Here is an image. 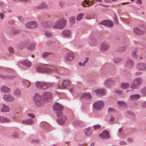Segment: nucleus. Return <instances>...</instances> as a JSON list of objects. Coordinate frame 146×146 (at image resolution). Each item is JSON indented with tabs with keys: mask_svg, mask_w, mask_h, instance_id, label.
<instances>
[{
	"mask_svg": "<svg viewBox=\"0 0 146 146\" xmlns=\"http://www.w3.org/2000/svg\"><path fill=\"white\" fill-rule=\"evenodd\" d=\"M54 85V83L44 81L37 82L36 83V87L43 90H47L49 88L53 87Z\"/></svg>",
	"mask_w": 146,
	"mask_h": 146,
	"instance_id": "nucleus-1",
	"label": "nucleus"
},
{
	"mask_svg": "<svg viewBox=\"0 0 146 146\" xmlns=\"http://www.w3.org/2000/svg\"><path fill=\"white\" fill-rule=\"evenodd\" d=\"M143 82V79L141 77H137L135 78L130 86L131 88L133 89L139 88Z\"/></svg>",
	"mask_w": 146,
	"mask_h": 146,
	"instance_id": "nucleus-2",
	"label": "nucleus"
},
{
	"mask_svg": "<svg viewBox=\"0 0 146 146\" xmlns=\"http://www.w3.org/2000/svg\"><path fill=\"white\" fill-rule=\"evenodd\" d=\"M33 100L35 105L37 107H41L44 104L41 95H40L38 94H35L33 97Z\"/></svg>",
	"mask_w": 146,
	"mask_h": 146,
	"instance_id": "nucleus-3",
	"label": "nucleus"
},
{
	"mask_svg": "<svg viewBox=\"0 0 146 146\" xmlns=\"http://www.w3.org/2000/svg\"><path fill=\"white\" fill-rule=\"evenodd\" d=\"M66 20L62 19L56 21L54 23L52 24V27L54 28L62 29L66 25Z\"/></svg>",
	"mask_w": 146,
	"mask_h": 146,
	"instance_id": "nucleus-4",
	"label": "nucleus"
},
{
	"mask_svg": "<svg viewBox=\"0 0 146 146\" xmlns=\"http://www.w3.org/2000/svg\"><path fill=\"white\" fill-rule=\"evenodd\" d=\"M53 109L56 112L57 116H59L63 114V106L59 103L57 102L55 103L53 106Z\"/></svg>",
	"mask_w": 146,
	"mask_h": 146,
	"instance_id": "nucleus-5",
	"label": "nucleus"
},
{
	"mask_svg": "<svg viewBox=\"0 0 146 146\" xmlns=\"http://www.w3.org/2000/svg\"><path fill=\"white\" fill-rule=\"evenodd\" d=\"M104 103L102 100L97 101L94 102L93 104V110L94 109L97 111L101 110L104 108Z\"/></svg>",
	"mask_w": 146,
	"mask_h": 146,
	"instance_id": "nucleus-6",
	"label": "nucleus"
},
{
	"mask_svg": "<svg viewBox=\"0 0 146 146\" xmlns=\"http://www.w3.org/2000/svg\"><path fill=\"white\" fill-rule=\"evenodd\" d=\"M52 94L50 92L45 91L41 95L43 102H48L50 101L52 98Z\"/></svg>",
	"mask_w": 146,
	"mask_h": 146,
	"instance_id": "nucleus-7",
	"label": "nucleus"
},
{
	"mask_svg": "<svg viewBox=\"0 0 146 146\" xmlns=\"http://www.w3.org/2000/svg\"><path fill=\"white\" fill-rule=\"evenodd\" d=\"M115 80L111 78H108L104 81V85L108 88H110L115 84Z\"/></svg>",
	"mask_w": 146,
	"mask_h": 146,
	"instance_id": "nucleus-8",
	"label": "nucleus"
},
{
	"mask_svg": "<svg viewBox=\"0 0 146 146\" xmlns=\"http://www.w3.org/2000/svg\"><path fill=\"white\" fill-rule=\"evenodd\" d=\"M57 116L59 117L57 119V121L59 124L63 125L65 123L67 119V118L65 116L63 115L62 114L61 115Z\"/></svg>",
	"mask_w": 146,
	"mask_h": 146,
	"instance_id": "nucleus-9",
	"label": "nucleus"
},
{
	"mask_svg": "<svg viewBox=\"0 0 146 146\" xmlns=\"http://www.w3.org/2000/svg\"><path fill=\"white\" fill-rule=\"evenodd\" d=\"M67 69L63 67L58 66L55 67V70L54 71V73H56L59 74H62L64 73L65 71L67 70Z\"/></svg>",
	"mask_w": 146,
	"mask_h": 146,
	"instance_id": "nucleus-10",
	"label": "nucleus"
},
{
	"mask_svg": "<svg viewBox=\"0 0 146 146\" xmlns=\"http://www.w3.org/2000/svg\"><path fill=\"white\" fill-rule=\"evenodd\" d=\"M99 136L102 139H108L110 138L109 132L106 130L103 131L101 134H100Z\"/></svg>",
	"mask_w": 146,
	"mask_h": 146,
	"instance_id": "nucleus-11",
	"label": "nucleus"
},
{
	"mask_svg": "<svg viewBox=\"0 0 146 146\" xmlns=\"http://www.w3.org/2000/svg\"><path fill=\"white\" fill-rule=\"evenodd\" d=\"M137 68L139 70L145 71L146 69V64L142 62L139 63L137 65Z\"/></svg>",
	"mask_w": 146,
	"mask_h": 146,
	"instance_id": "nucleus-12",
	"label": "nucleus"
},
{
	"mask_svg": "<svg viewBox=\"0 0 146 146\" xmlns=\"http://www.w3.org/2000/svg\"><path fill=\"white\" fill-rule=\"evenodd\" d=\"M4 100L6 102H11L14 100V97L10 94H5L3 96Z\"/></svg>",
	"mask_w": 146,
	"mask_h": 146,
	"instance_id": "nucleus-13",
	"label": "nucleus"
},
{
	"mask_svg": "<svg viewBox=\"0 0 146 146\" xmlns=\"http://www.w3.org/2000/svg\"><path fill=\"white\" fill-rule=\"evenodd\" d=\"M134 62L130 58H128L125 64V67L131 68L133 66Z\"/></svg>",
	"mask_w": 146,
	"mask_h": 146,
	"instance_id": "nucleus-14",
	"label": "nucleus"
},
{
	"mask_svg": "<svg viewBox=\"0 0 146 146\" xmlns=\"http://www.w3.org/2000/svg\"><path fill=\"white\" fill-rule=\"evenodd\" d=\"M62 34L63 37L68 38L71 36V32L69 30H65L62 32Z\"/></svg>",
	"mask_w": 146,
	"mask_h": 146,
	"instance_id": "nucleus-15",
	"label": "nucleus"
},
{
	"mask_svg": "<svg viewBox=\"0 0 146 146\" xmlns=\"http://www.w3.org/2000/svg\"><path fill=\"white\" fill-rule=\"evenodd\" d=\"M89 44L91 46H95L97 45L98 42L97 39L95 37L92 38L90 40L89 42Z\"/></svg>",
	"mask_w": 146,
	"mask_h": 146,
	"instance_id": "nucleus-16",
	"label": "nucleus"
},
{
	"mask_svg": "<svg viewBox=\"0 0 146 146\" xmlns=\"http://www.w3.org/2000/svg\"><path fill=\"white\" fill-rule=\"evenodd\" d=\"M94 92L98 95H104L106 93V90L105 89H97L94 91Z\"/></svg>",
	"mask_w": 146,
	"mask_h": 146,
	"instance_id": "nucleus-17",
	"label": "nucleus"
},
{
	"mask_svg": "<svg viewBox=\"0 0 146 146\" xmlns=\"http://www.w3.org/2000/svg\"><path fill=\"white\" fill-rule=\"evenodd\" d=\"M34 122L33 119H29L22 121L21 123L23 124L30 125L33 124Z\"/></svg>",
	"mask_w": 146,
	"mask_h": 146,
	"instance_id": "nucleus-18",
	"label": "nucleus"
},
{
	"mask_svg": "<svg viewBox=\"0 0 146 146\" xmlns=\"http://www.w3.org/2000/svg\"><path fill=\"white\" fill-rule=\"evenodd\" d=\"M109 44L106 42L103 43L101 47V49L102 51L107 50L110 47Z\"/></svg>",
	"mask_w": 146,
	"mask_h": 146,
	"instance_id": "nucleus-19",
	"label": "nucleus"
},
{
	"mask_svg": "<svg viewBox=\"0 0 146 146\" xmlns=\"http://www.w3.org/2000/svg\"><path fill=\"white\" fill-rule=\"evenodd\" d=\"M55 70V67L52 66L50 68H45L44 67V73H54V71Z\"/></svg>",
	"mask_w": 146,
	"mask_h": 146,
	"instance_id": "nucleus-20",
	"label": "nucleus"
},
{
	"mask_svg": "<svg viewBox=\"0 0 146 146\" xmlns=\"http://www.w3.org/2000/svg\"><path fill=\"white\" fill-rule=\"evenodd\" d=\"M84 133L86 137L90 136L92 133V130L90 127H89L84 130Z\"/></svg>",
	"mask_w": 146,
	"mask_h": 146,
	"instance_id": "nucleus-21",
	"label": "nucleus"
},
{
	"mask_svg": "<svg viewBox=\"0 0 146 146\" xmlns=\"http://www.w3.org/2000/svg\"><path fill=\"white\" fill-rule=\"evenodd\" d=\"M42 25L44 28H50L52 27V23L50 21H45L42 23Z\"/></svg>",
	"mask_w": 146,
	"mask_h": 146,
	"instance_id": "nucleus-22",
	"label": "nucleus"
},
{
	"mask_svg": "<svg viewBox=\"0 0 146 146\" xmlns=\"http://www.w3.org/2000/svg\"><path fill=\"white\" fill-rule=\"evenodd\" d=\"M74 55L72 53H68L66 56V59L67 60L71 61L74 58Z\"/></svg>",
	"mask_w": 146,
	"mask_h": 146,
	"instance_id": "nucleus-23",
	"label": "nucleus"
},
{
	"mask_svg": "<svg viewBox=\"0 0 146 146\" xmlns=\"http://www.w3.org/2000/svg\"><path fill=\"white\" fill-rule=\"evenodd\" d=\"M134 31L136 34L137 35H142L144 33V32L143 31L137 27H135L134 28Z\"/></svg>",
	"mask_w": 146,
	"mask_h": 146,
	"instance_id": "nucleus-24",
	"label": "nucleus"
},
{
	"mask_svg": "<svg viewBox=\"0 0 146 146\" xmlns=\"http://www.w3.org/2000/svg\"><path fill=\"white\" fill-rule=\"evenodd\" d=\"M23 65L28 67H30L31 65V63L30 62L27 60H25L21 62Z\"/></svg>",
	"mask_w": 146,
	"mask_h": 146,
	"instance_id": "nucleus-25",
	"label": "nucleus"
},
{
	"mask_svg": "<svg viewBox=\"0 0 146 146\" xmlns=\"http://www.w3.org/2000/svg\"><path fill=\"white\" fill-rule=\"evenodd\" d=\"M10 120L8 118L3 116H0V122L1 123L9 122Z\"/></svg>",
	"mask_w": 146,
	"mask_h": 146,
	"instance_id": "nucleus-26",
	"label": "nucleus"
},
{
	"mask_svg": "<svg viewBox=\"0 0 146 146\" xmlns=\"http://www.w3.org/2000/svg\"><path fill=\"white\" fill-rule=\"evenodd\" d=\"M140 96L138 94H135L131 95L129 97V99L131 100H135L140 98Z\"/></svg>",
	"mask_w": 146,
	"mask_h": 146,
	"instance_id": "nucleus-27",
	"label": "nucleus"
},
{
	"mask_svg": "<svg viewBox=\"0 0 146 146\" xmlns=\"http://www.w3.org/2000/svg\"><path fill=\"white\" fill-rule=\"evenodd\" d=\"M81 97L83 98H86L90 100L92 97L90 94L88 93H84L82 94Z\"/></svg>",
	"mask_w": 146,
	"mask_h": 146,
	"instance_id": "nucleus-28",
	"label": "nucleus"
},
{
	"mask_svg": "<svg viewBox=\"0 0 146 146\" xmlns=\"http://www.w3.org/2000/svg\"><path fill=\"white\" fill-rule=\"evenodd\" d=\"M70 83L69 81L67 80H64L62 82L61 86L63 88H66L69 85Z\"/></svg>",
	"mask_w": 146,
	"mask_h": 146,
	"instance_id": "nucleus-29",
	"label": "nucleus"
},
{
	"mask_svg": "<svg viewBox=\"0 0 146 146\" xmlns=\"http://www.w3.org/2000/svg\"><path fill=\"white\" fill-rule=\"evenodd\" d=\"M117 104L119 106L124 108H127V105L126 103L123 101H118Z\"/></svg>",
	"mask_w": 146,
	"mask_h": 146,
	"instance_id": "nucleus-30",
	"label": "nucleus"
},
{
	"mask_svg": "<svg viewBox=\"0 0 146 146\" xmlns=\"http://www.w3.org/2000/svg\"><path fill=\"white\" fill-rule=\"evenodd\" d=\"M123 59L121 57H115L113 59V61L114 63L115 64H119L122 61Z\"/></svg>",
	"mask_w": 146,
	"mask_h": 146,
	"instance_id": "nucleus-31",
	"label": "nucleus"
},
{
	"mask_svg": "<svg viewBox=\"0 0 146 146\" xmlns=\"http://www.w3.org/2000/svg\"><path fill=\"white\" fill-rule=\"evenodd\" d=\"M9 111V108L4 104H3V107L1 108V111L3 112H8Z\"/></svg>",
	"mask_w": 146,
	"mask_h": 146,
	"instance_id": "nucleus-32",
	"label": "nucleus"
},
{
	"mask_svg": "<svg viewBox=\"0 0 146 146\" xmlns=\"http://www.w3.org/2000/svg\"><path fill=\"white\" fill-rule=\"evenodd\" d=\"M11 136L12 138L15 139H17L19 138V134L18 132L17 131H14L11 134Z\"/></svg>",
	"mask_w": 146,
	"mask_h": 146,
	"instance_id": "nucleus-33",
	"label": "nucleus"
},
{
	"mask_svg": "<svg viewBox=\"0 0 146 146\" xmlns=\"http://www.w3.org/2000/svg\"><path fill=\"white\" fill-rule=\"evenodd\" d=\"M13 95L18 97H21V93L20 90L19 89H16L13 92Z\"/></svg>",
	"mask_w": 146,
	"mask_h": 146,
	"instance_id": "nucleus-34",
	"label": "nucleus"
},
{
	"mask_svg": "<svg viewBox=\"0 0 146 146\" xmlns=\"http://www.w3.org/2000/svg\"><path fill=\"white\" fill-rule=\"evenodd\" d=\"M1 91L5 93H9L10 92V89L7 87L3 86L1 89Z\"/></svg>",
	"mask_w": 146,
	"mask_h": 146,
	"instance_id": "nucleus-35",
	"label": "nucleus"
},
{
	"mask_svg": "<svg viewBox=\"0 0 146 146\" xmlns=\"http://www.w3.org/2000/svg\"><path fill=\"white\" fill-rule=\"evenodd\" d=\"M93 2L90 1H88L86 0H85L84 1V2L82 3V5L84 7H86V5H85V4H86L88 5V6H90L91 5H92V3Z\"/></svg>",
	"mask_w": 146,
	"mask_h": 146,
	"instance_id": "nucleus-36",
	"label": "nucleus"
},
{
	"mask_svg": "<svg viewBox=\"0 0 146 146\" xmlns=\"http://www.w3.org/2000/svg\"><path fill=\"white\" fill-rule=\"evenodd\" d=\"M73 124V125L75 126H81L83 124V122L77 120L74 121Z\"/></svg>",
	"mask_w": 146,
	"mask_h": 146,
	"instance_id": "nucleus-37",
	"label": "nucleus"
},
{
	"mask_svg": "<svg viewBox=\"0 0 146 146\" xmlns=\"http://www.w3.org/2000/svg\"><path fill=\"white\" fill-rule=\"evenodd\" d=\"M35 43H32L28 47V49L31 51L35 49Z\"/></svg>",
	"mask_w": 146,
	"mask_h": 146,
	"instance_id": "nucleus-38",
	"label": "nucleus"
},
{
	"mask_svg": "<svg viewBox=\"0 0 146 146\" xmlns=\"http://www.w3.org/2000/svg\"><path fill=\"white\" fill-rule=\"evenodd\" d=\"M44 67L42 66H38L36 68L38 72L41 73H44Z\"/></svg>",
	"mask_w": 146,
	"mask_h": 146,
	"instance_id": "nucleus-39",
	"label": "nucleus"
},
{
	"mask_svg": "<svg viewBox=\"0 0 146 146\" xmlns=\"http://www.w3.org/2000/svg\"><path fill=\"white\" fill-rule=\"evenodd\" d=\"M129 84L127 82L123 83L121 84V87L123 89H126L129 87Z\"/></svg>",
	"mask_w": 146,
	"mask_h": 146,
	"instance_id": "nucleus-40",
	"label": "nucleus"
},
{
	"mask_svg": "<svg viewBox=\"0 0 146 146\" xmlns=\"http://www.w3.org/2000/svg\"><path fill=\"white\" fill-rule=\"evenodd\" d=\"M137 51V48H135L133 50L132 52V56L133 58L135 59H136L137 58L136 53Z\"/></svg>",
	"mask_w": 146,
	"mask_h": 146,
	"instance_id": "nucleus-41",
	"label": "nucleus"
},
{
	"mask_svg": "<svg viewBox=\"0 0 146 146\" xmlns=\"http://www.w3.org/2000/svg\"><path fill=\"white\" fill-rule=\"evenodd\" d=\"M38 7L40 9L46 8L48 7V6L46 3H43L39 5Z\"/></svg>",
	"mask_w": 146,
	"mask_h": 146,
	"instance_id": "nucleus-42",
	"label": "nucleus"
},
{
	"mask_svg": "<svg viewBox=\"0 0 146 146\" xmlns=\"http://www.w3.org/2000/svg\"><path fill=\"white\" fill-rule=\"evenodd\" d=\"M84 14L83 13H80L78 14L76 18V20L77 21H80L83 18Z\"/></svg>",
	"mask_w": 146,
	"mask_h": 146,
	"instance_id": "nucleus-43",
	"label": "nucleus"
},
{
	"mask_svg": "<svg viewBox=\"0 0 146 146\" xmlns=\"http://www.w3.org/2000/svg\"><path fill=\"white\" fill-rule=\"evenodd\" d=\"M31 29H34L37 27V24L36 22L31 21Z\"/></svg>",
	"mask_w": 146,
	"mask_h": 146,
	"instance_id": "nucleus-44",
	"label": "nucleus"
},
{
	"mask_svg": "<svg viewBox=\"0 0 146 146\" xmlns=\"http://www.w3.org/2000/svg\"><path fill=\"white\" fill-rule=\"evenodd\" d=\"M2 78L7 80H11L13 78V76H2Z\"/></svg>",
	"mask_w": 146,
	"mask_h": 146,
	"instance_id": "nucleus-45",
	"label": "nucleus"
},
{
	"mask_svg": "<svg viewBox=\"0 0 146 146\" xmlns=\"http://www.w3.org/2000/svg\"><path fill=\"white\" fill-rule=\"evenodd\" d=\"M22 82L24 83V84L27 87H28L30 84V82L27 80H23Z\"/></svg>",
	"mask_w": 146,
	"mask_h": 146,
	"instance_id": "nucleus-46",
	"label": "nucleus"
},
{
	"mask_svg": "<svg viewBox=\"0 0 146 146\" xmlns=\"http://www.w3.org/2000/svg\"><path fill=\"white\" fill-rule=\"evenodd\" d=\"M52 54V53L49 52H45L43 53L42 56L43 57H46L47 56Z\"/></svg>",
	"mask_w": 146,
	"mask_h": 146,
	"instance_id": "nucleus-47",
	"label": "nucleus"
},
{
	"mask_svg": "<svg viewBox=\"0 0 146 146\" xmlns=\"http://www.w3.org/2000/svg\"><path fill=\"white\" fill-rule=\"evenodd\" d=\"M41 124L43 126H45V127L47 128H48V129L49 131L51 130L50 129H49L50 127V125H48L46 123L43 122L41 123Z\"/></svg>",
	"mask_w": 146,
	"mask_h": 146,
	"instance_id": "nucleus-48",
	"label": "nucleus"
},
{
	"mask_svg": "<svg viewBox=\"0 0 146 146\" xmlns=\"http://www.w3.org/2000/svg\"><path fill=\"white\" fill-rule=\"evenodd\" d=\"M70 21L72 24H73L75 23V18L74 17H71L70 19Z\"/></svg>",
	"mask_w": 146,
	"mask_h": 146,
	"instance_id": "nucleus-49",
	"label": "nucleus"
},
{
	"mask_svg": "<svg viewBox=\"0 0 146 146\" xmlns=\"http://www.w3.org/2000/svg\"><path fill=\"white\" fill-rule=\"evenodd\" d=\"M115 112V109L112 108H109L108 110V112L109 113H114Z\"/></svg>",
	"mask_w": 146,
	"mask_h": 146,
	"instance_id": "nucleus-50",
	"label": "nucleus"
},
{
	"mask_svg": "<svg viewBox=\"0 0 146 146\" xmlns=\"http://www.w3.org/2000/svg\"><path fill=\"white\" fill-rule=\"evenodd\" d=\"M127 49V47L125 46H123L121 47L118 49V51L120 52H123L125 51Z\"/></svg>",
	"mask_w": 146,
	"mask_h": 146,
	"instance_id": "nucleus-51",
	"label": "nucleus"
},
{
	"mask_svg": "<svg viewBox=\"0 0 146 146\" xmlns=\"http://www.w3.org/2000/svg\"><path fill=\"white\" fill-rule=\"evenodd\" d=\"M45 36L47 37H50L52 35V33L49 31L46 32L45 33Z\"/></svg>",
	"mask_w": 146,
	"mask_h": 146,
	"instance_id": "nucleus-52",
	"label": "nucleus"
},
{
	"mask_svg": "<svg viewBox=\"0 0 146 146\" xmlns=\"http://www.w3.org/2000/svg\"><path fill=\"white\" fill-rule=\"evenodd\" d=\"M106 26L109 27H111L113 26V23L111 21H108L106 23Z\"/></svg>",
	"mask_w": 146,
	"mask_h": 146,
	"instance_id": "nucleus-53",
	"label": "nucleus"
},
{
	"mask_svg": "<svg viewBox=\"0 0 146 146\" xmlns=\"http://www.w3.org/2000/svg\"><path fill=\"white\" fill-rule=\"evenodd\" d=\"M141 92L143 95L146 94V87L143 88L141 90Z\"/></svg>",
	"mask_w": 146,
	"mask_h": 146,
	"instance_id": "nucleus-54",
	"label": "nucleus"
},
{
	"mask_svg": "<svg viewBox=\"0 0 146 146\" xmlns=\"http://www.w3.org/2000/svg\"><path fill=\"white\" fill-rule=\"evenodd\" d=\"M126 113L129 115L134 116L135 115V114L132 111L129 110H128L126 111Z\"/></svg>",
	"mask_w": 146,
	"mask_h": 146,
	"instance_id": "nucleus-55",
	"label": "nucleus"
},
{
	"mask_svg": "<svg viewBox=\"0 0 146 146\" xmlns=\"http://www.w3.org/2000/svg\"><path fill=\"white\" fill-rule=\"evenodd\" d=\"M31 21L27 23L26 24V26L27 28L31 29Z\"/></svg>",
	"mask_w": 146,
	"mask_h": 146,
	"instance_id": "nucleus-56",
	"label": "nucleus"
},
{
	"mask_svg": "<svg viewBox=\"0 0 146 146\" xmlns=\"http://www.w3.org/2000/svg\"><path fill=\"white\" fill-rule=\"evenodd\" d=\"M8 50L9 52L11 53H14V50L13 48L10 46L8 48Z\"/></svg>",
	"mask_w": 146,
	"mask_h": 146,
	"instance_id": "nucleus-57",
	"label": "nucleus"
},
{
	"mask_svg": "<svg viewBox=\"0 0 146 146\" xmlns=\"http://www.w3.org/2000/svg\"><path fill=\"white\" fill-rule=\"evenodd\" d=\"M31 142L33 143H39V141L38 139H33L32 140Z\"/></svg>",
	"mask_w": 146,
	"mask_h": 146,
	"instance_id": "nucleus-58",
	"label": "nucleus"
},
{
	"mask_svg": "<svg viewBox=\"0 0 146 146\" xmlns=\"http://www.w3.org/2000/svg\"><path fill=\"white\" fill-rule=\"evenodd\" d=\"M101 127V125H96L93 126V127L95 129H99Z\"/></svg>",
	"mask_w": 146,
	"mask_h": 146,
	"instance_id": "nucleus-59",
	"label": "nucleus"
},
{
	"mask_svg": "<svg viewBox=\"0 0 146 146\" xmlns=\"http://www.w3.org/2000/svg\"><path fill=\"white\" fill-rule=\"evenodd\" d=\"M27 115L29 117H31L32 119H33L35 117L34 115L32 113H28Z\"/></svg>",
	"mask_w": 146,
	"mask_h": 146,
	"instance_id": "nucleus-60",
	"label": "nucleus"
},
{
	"mask_svg": "<svg viewBox=\"0 0 146 146\" xmlns=\"http://www.w3.org/2000/svg\"><path fill=\"white\" fill-rule=\"evenodd\" d=\"M108 20H105L101 22L100 24L102 25L106 26Z\"/></svg>",
	"mask_w": 146,
	"mask_h": 146,
	"instance_id": "nucleus-61",
	"label": "nucleus"
},
{
	"mask_svg": "<svg viewBox=\"0 0 146 146\" xmlns=\"http://www.w3.org/2000/svg\"><path fill=\"white\" fill-rule=\"evenodd\" d=\"M114 92L119 95H121L123 93L122 91L120 90H116Z\"/></svg>",
	"mask_w": 146,
	"mask_h": 146,
	"instance_id": "nucleus-62",
	"label": "nucleus"
},
{
	"mask_svg": "<svg viewBox=\"0 0 146 146\" xmlns=\"http://www.w3.org/2000/svg\"><path fill=\"white\" fill-rule=\"evenodd\" d=\"M136 3L138 5H141L142 4L141 0H137Z\"/></svg>",
	"mask_w": 146,
	"mask_h": 146,
	"instance_id": "nucleus-63",
	"label": "nucleus"
},
{
	"mask_svg": "<svg viewBox=\"0 0 146 146\" xmlns=\"http://www.w3.org/2000/svg\"><path fill=\"white\" fill-rule=\"evenodd\" d=\"M119 144L121 145H126L127 143L125 142L121 141L120 142Z\"/></svg>",
	"mask_w": 146,
	"mask_h": 146,
	"instance_id": "nucleus-64",
	"label": "nucleus"
}]
</instances>
